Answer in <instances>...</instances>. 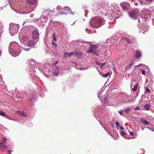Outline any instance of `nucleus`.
Here are the masks:
<instances>
[{
    "label": "nucleus",
    "instance_id": "f257e3e1",
    "mask_svg": "<svg viewBox=\"0 0 154 154\" xmlns=\"http://www.w3.org/2000/svg\"><path fill=\"white\" fill-rule=\"evenodd\" d=\"M91 23L93 25L97 28L100 26L104 23V19L100 17H97L92 18L91 20Z\"/></svg>",
    "mask_w": 154,
    "mask_h": 154
},
{
    "label": "nucleus",
    "instance_id": "f03ea898",
    "mask_svg": "<svg viewBox=\"0 0 154 154\" xmlns=\"http://www.w3.org/2000/svg\"><path fill=\"white\" fill-rule=\"evenodd\" d=\"M18 26L15 24L12 25L10 26L9 32L11 35H14L18 32Z\"/></svg>",
    "mask_w": 154,
    "mask_h": 154
},
{
    "label": "nucleus",
    "instance_id": "7ed1b4c3",
    "mask_svg": "<svg viewBox=\"0 0 154 154\" xmlns=\"http://www.w3.org/2000/svg\"><path fill=\"white\" fill-rule=\"evenodd\" d=\"M89 44L91 46V47L89 50H87V52L94 53L96 51L99 52V51H97V45H93L91 44Z\"/></svg>",
    "mask_w": 154,
    "mask_h": 154
},
{
    "label": "nucleus",
    "instance_id": "20e7f679",
    "mask_svg": "<svg viewBox=\"0 0 154 154\" xmlns=\"http://www.w3.org/2000/svg\"><path fill=\"white\" fill-rule=\"evenodd\" d=\"M129 16L134 19H135L139 15L138 11L137 10L131 11L129 14Z\"/></svg>",
    "mask_w": 154,
    "mask_h": 154
},
{
    "label": "nucleus",
    "instance_id": "39448f33",
    "mask_svg": "<svg viewBox=\"0 0 154 154\" xmlns=\"http://www.w3.org/2000/svg\"><path fill=\"white\" fill-rule=\"evenodd\" d=\"M33 40V39H32L31 38H29L26 46L28 47H31L32 46L35 45L37 42L34 41Z\"/></svg>",
    "mask_w": 154,
    "mask_h": 154
},
{
    "label": "nucleus",
    "instance_id": "423d86ee",
    "mask_svg": "<svg viewBox=\"0 0 154 154\" xmlns=\"http://www.w3.org/2000/svg\"><path fill=\"white\" fill-rule=\"evenodd\" d=\"M29 39V38L28 37L24 35L20 39V41L23 44L26 45Z\"/></svg>",
    "mask_w": 154,
    "mask_h": 154
},
{
    "label": "nucleus",
    "instance_id": "0eeeda50",
    "mask_svg": "<svg viewBox=\"0 0 154 154\" xmlns=\"http://www.w3.org/2000/svg\"><path fill=\"white\" fill-rule=\"evenodd\" d=\"M39 34L38 32L35 30L32 32V37L33 39H36L39 38Z\"/></svg>",
    "mask_w": 154,
    "mask_h": 154
},
{
    "label": "nucleus",
    "instance_id": "6e6552de",
    "mask_svg": "<svg viewBox=\"0 0 154 154\" xmlns=\"http://www.w3.org/2000/svg\"><path fill=\"white\" fill-rule=\"evenodd\" d=\"M69 8L67 7H65L64 8L62 9L61 11L59 14H66L69 12Z\"/></svg>",
    "mask_w": 154,
    "mask_h": 154
},
{
    "label": "nucleus",
    "instance_id": "1a4fd4ad",
    "mask_svg": "<svg viewBox=\"0 0 154 154\" xmlns=\"http://www.w3.org/2000/svg\"><path fill=\"white\" fill-rule=\"evenodd\" d=\"M53 69L54 71L53 72V74L55 75H57L59 73V68L57 66H54Z\"/></svg>",
    "mask_w": 154,
    "mask_h": 154
},
{
    "label": "nucleus",
    "instance_id": "9d476101",
    "mask_svg": "<svg viewBox=\"0 0 154 154\" xmlns=\"http://www.w3.org/2000/svg\"><path fill=\"white\" fill-rule=\"evenodd\" d=\"M16 113L22 116L26 117L27 115V114L23 112H21L18 111L16 112Z\"/></svg>",
    "mask_w": 154,
    "mask_h": 154
},
{
    "label": "nucleus",
    "instance_id": "9b49d317",
    "mask_svg": "<svg viewBox=\"0 0 154 154\" xmlns=\"http://www.w3.org/2000/svg\"><path fill=\"white\" fill-rule=\"evenodd\" d=\"M93 9L94 11L97 10V9H99L100 8L98 4H94L93 5Z\"/></svg>",
    "mask_w": 154,
    "mask_h": 154
},
{
    "label": "nucleus",
    "instance_id": "f8f14e48",
    "mask_svg": "<svg viewBox=\"0 0 154 154\" xmlns=\"http://www.w3.org/2000/svg\"><path fill=\"white\" fill-rule=\"evenodd\" d=\"M141 122L143 123L145 125H149V122L146 120L144 118H142L141 119Z\"/></svg>",
    "mask_w": 154,
    "mask_h": 154
},
{
    "label": "nucleus",
    "instance_id": "ddd939ff",
    "mask_svg": "<svg viewBox=\"0 0 154 154\" xmlns=\"http://www.w3.org/2000/svg\"><path fill=\"white\" fill-rule=\"evenodd\" d=\"M35 0H27L26 2L29 5H33L35 3Z\"/></svg>",
    "mask_w": 154,
    "mask_h": 154
},
{
    "label": "nucleus",
    "instance_id": "4468645a",
    "mask_svg": "<svg viewBox=\"0 0 154 154\" xmlns=\"http://www.w3.org/2000/svg\"><path fill=\"white\" fill-rule=\"evenodd\" d=\"M75 56L78 58H80L82 56V54L80 52H75Z\"/></svg>",
    "mask_w": 154,
    "mask_h": 154
},
{
    "label": "nucleus",
    "instance_id": "2eb2a0df",
    "mask_svg": "<svg viewBox=\"0 0 154 154\" xmlns=\"http://www.w3.org/2000/svg\"><path fill=\"white\" fill-rule=\"evenodd\" d=\"M150 105L149 104H146L144 106V108L146 110H149L150 107Z\"/></svg>",
    "mask_w": 154,
    "mask_h": 154
},
{
    "label": "nucleus",
    "instance_id": "dca6fc26",
    "mask_svg": "<svg viewBox=\"0 0 154 154\" xmlns=\"http://www.w3.org/2000/svg\"><path fill=\"white\" fill-rule=\"evenodd\" d=\"M131 109L129 107H128L126 109H123V111L127 114L129 113L131 111Z\"/></svg>",
    "mask_w": 154,
    "mask_h": 154
},
{
    "label": "nucleus",
    "instance_id": "f3484780",
    "mask_svg": "<svg viewBox=\"0 0 154 154\" xmlns=\"http://www.w3.org/2000/svg\"><path fill=\"white\" fill-rule=\"evenodd\" d=\"M138 85V83H137L134 86V88L132 89V91H136V90L137 88Z\"/></svg>",
    "mask_w": 154,
    "mask_h": 154
},
{
    "label": "nucleus",
    "instance_id": "a211bd4d",
    "mask_svg": "<svg viewBox=\"0 0 154 154\" xmlns=\"http://www.w3.org/2000/svg\"><path fill=\"white\" fill-rule=\"evenodd\" d=\"M136 54V57L137 58H139L141 55V53L139 51H137Z\"/></svg>",
    "mask_w": 154,
    "mask_h": 154
},
{
    "label": "nucleus",
    "instance_id": "6ab92c4d",
    "mask_svg": "<svg viewBox=\"0 0 154 154\" xmlns=\"http://www.w3.org/2000/svg\"><path fill=\"white\" fill-rule=\"evenodd\" d=\"M0 148H4L5 149H7L8 148V146L3 144L0 143Z\"/></svg>",
    "mask_w": 154,
    "mask_h": 154
},
{
    "label": "nucleus",
    "instance_id": "aec40b11",
    "mask_svg": "<svg viewBox=\"0 0 154 154\" xmlns=\"http://www.w3.org/2000/svg\"><path fill=\"white\" fill-rule=\"evenodd\" d=\"M124 39L128 44H130L132 43L131 42V41L127 38H124Z\"/></svg>",
    "mask_w": 154,
    "mask_h": 154
},
{
    "label": "nucleus",
    "instance_id": "412c9836",
    "mask_svg": "<svg viewBox=\"0 0 154 154\" xmlns=\"http://www.w3.org/2000/svg\"><path fill=\"white\" fill-rule=\"evenodd\" d=\"M69 55V57H70L71 56H72L74 54H75V51H73L71 53H69L67 54Z\"/></svg>",
    "mask_w": 154,
    "mask_h": 154
},
{
    "label": "nucleus",
    "instance_id": "4be33fe9",
    "mask_svg": "<svg viewBox=\"0 0 154 154\" xmlns=\"http://www.w3.org/2000/svg\"><path fill=\"white\" fill-rule=\"evenodd\" d=\"M105 64H106V63H99V66H100V68H102L104 66H105Z\"/></svg>",
    "mask_w": 154,
    "mask_h": 154
},
{
    "label": "nucleus",
    "instance_id": "5701e85b",
    "mask_svg": "<svg viewBox=\"0 0 154 154\" xmlns=\"http://www.w3.org/2000/svg\"><path fill=\"white\" fill-rule=\"evenodd\" d=\"M6 138H4L0 142V143L3 144L4 143H5L6 141Z\"/></svg>",
    "mask_w": 154,
    "mask_h": 154
},
{
    "label": "nucleus",
    "instance_id": "b1692460",
    "mask_svg": "<svg viewBox=\"0 0 154 154\" xmlns=\"http://www.w3.org/2000/svg\"><path fill=\"white\" fill-rule=\"evenodd\" d=\"M5 115V112H4L3 111L0 110V115L4 116Z\"/></svg>",
    "mask_w": 154,
    "mask_h": 154
},
{
    "label": "nucleus",
    "instance_id": "393cba45",
    "mask_svg": "<svg viewBox=\"0 0 154 154\" xmlns=\"http://www.w3.org/2000/svg\"><path fill=\"white\" fill-rule=\"evenodd\" d=\"M68 53H67L66 52H65L64 53V57L65 58H67L68 57H69V55H68V54H68Z\"/></svg>",
    "mask_w": 154,
    "mask_h": 154
},
{
    "label": "nucleus",
    "instance_id": "a878e982",
    "mask_svg": "<svg viewBox=\"0 0 154 154\" xmlns=\"http://www.w3.org/2000/svg\"><path fill=\"white\" fill-rule=\"evenodd\" d=\"M109 74V72H107L105 74H104L103 75V76L105 77H107L108 76Z\"/></svg>",
    "mask_w": 154,
    "mask_h": 154
},
{
    "label": "nucleus",
    "instance_id": "bb28decb",
    "mask_svg": "<svg viewBox=\"0 0 154 154\" xmlns=\"http://www.w3.org/2000/svg\"><path fill=\"white\" fill-rule=\"evenodd\" d=\"M53 39L55 42L56 41L57 38L55 37V34L54 33H53Z\"/></svg>",
    "mask_w": 154,
    "mask_h": 154
},
{
    "label": "nucleus",
    "instance_id": "cd10ccee",
    "mask_svg": "<svg viewBox=\"0 0 154 154\" xmlns=\"http://www.w3.org/2000/svg\"><path fill=\"white\" fill-rule=\"evenodd\" d=\"M59 62V61H55V62L54 63H52V65L53 66H55L56 65H57V64H58Z\"/></svg>",
    "mask_w": 154,
    "mask_h": 154
},
{
    "label": "nucleus",
    "instance_id": "c85d7f7f",
    "mask_svg": "<svg viewBox=\"0 0 154 154\" xmlns=\"http://www.w3.org/2000/svg\"><path fill=\"white\" fill-rule=\"evenodd\" d=\"M116 126L117 128L118 127H120L119 123L118 121H116Z\"/></svg>",
    "mask_w": 154,
    "mask_h": 154
},
{
    "label": "nucleus",
    "instance_id": "c756f323",
    "mask_svg": "<svg viewBox=\"0 0 154 154\" xmlns=\"http://www.w3.org/2000/svg\"><path fill=\"white\" fill-rule=\"evenodd\" d=\"M146 93H150V89L148 88H146Z\"/></svg>",
    "mask_w": 154,
    "mask_h": 154
},
{
    "label": "nucleus",
    "instance_id": "7c9ffc66",
    "mask_svg": "<svg viewBox=\"0 0 154 154\" xmlns=\"http://www.w3.org/2000/svg\"><path fill=\"white\" fill-rule=\"evenodd\" d=\"M52 44L55 47H56L57 46V45L56 42H54L53 41H52Z\"/></svg>",
    "mask_w": 154,
    "mask_h": 154
},
{
    "label": "nucleus",
    "instance_id": "2f4dec72",
    "mask_svg": "<svg viewBox=\"0 0 154 154\" xmlns=\"http://www.w3.org/2000/svg\"><path fill=\"white\" fill-rule=\"evenodd\" d=\"M141 71H142V74L143 75H145L146 74H145V71L144 70H143V69H141Z\"/></svg>",
    "mask_w": 154,
    "mask_h": 154
},
{
    "label": "nucleus",
    "instance_id": "473e14b6",
    "mask_svg": "<svg viewBox=\"0 0 154 154\" xmlns=\"http://www.w3.org/2000/svg\"><path fill=\"white\" fill-rule=\"evenodd\" d=\"M121 134L122 136H124L125 134V132L123 131L121 132Z\"/></svg>",
    "mask_w": 154,
    "mask_h": 154
},
{
    "label": "nucleus",
    "instance_id": "72a5a7b5",
    "mask_svg": "<svg viewBox=\"0 0 154 154\" xmlns=\"http://www.w3.org/2000/svg\"><path fill=\"white\" fill-rule=\"evenodd\" d=\"M140 108L138 107H136L135 109H134V110H140Z\"/></svg>",
    "mask_w": 154,
    "mask_h": 154
},
{
    "label": "nucleus",
    "instance_id": "f704fd0d",
    "mask_svg": "<svg viewBox=\"0 0 154 154\" xmlns=\"http://www.w3.org/2000/svg\"><path fill=\"white\" fill-rule=\"evenodd\" d=\"M11 150H8L7 151L8 153L9 154H11Z\"/></svg>",
    "mask_w": 154,
    "mask_h": 154
},
{
    "label": "nucleus",
    "instance_id": "c9c22d12",
    "mask_svg": "<svg viewBox=\"0 0 154 154\" xmlns=\"http://www.w3.org/2000/svg\"><path fill=\"white\" fill-rule=\"evenodd\" d=\"M122 8L124 9H126L127 8V7L125 6H122Z\"/></svg>",
    "mask_w": 154,
    "mask_h": 154
},
{
    "label": "nucleus",
    "instance_id": "e433bc0d",
    "mask_svg": "<svg viewBox=\"0 0 154 154\" xmlns=\"http://www.w3.org/2000/svg\"><path fill=\"white\" fill-rule=\"evenodd\" d=\"M119 112L121 115H122V114L123 111L121 110V111H119Z\"/></svg>",
    "mask_w": 154,
    "mask_h": 154
},
{
    "label": "nucleus",
    "instance_id": "4c0bfd02",
    "mask_svg": "<svg viewBox=\"0 0 154 154\" xmlns=\"http://www.w3.org/2000/svg\"><path fill=\"white\" fill-rule=\"evenodd\" d=\"M130 135L131 136H133L134 135V133L133 132L130 131Z\"/></svg>",
    "mask_w": 154,
    "mask_h": 154
},
{
    "label": "nucleus",
    "instance_id": "58836bf2",
    "mask_svg": "<svg viewBox=\"0 0 154 154\" xmlns=\"http://www.w3.org/2000/svg\"><path fill=\"white\" fill-rule=\"evenodd\" d=\"M121 130H123L124 129L123 127L122 126H120L119 127Z\"/></svg>",
    "mask_w": 154,
    "mask_h": 154
},
{
    "label": "nucleus",
    "instance_id": "ea45409f",
    "mask_svg": "<svg viewBox=\"0 0 154 154\" xmlns=\"http://www.w3.org/2000/svg\"><path fill=\"white\" fill-rule=\"evenodd\" d=\"M30 49V48H29V49H28V48H24V50H25V51H29Z\"/></svg>",
    "mask_w": 154,
    "mask_h": 154
},
{
    "label": "nucleus",
    "instance_id": "a19ab883",
    "mask_svg": "<svg viewBox=\"0 0 154 154\" xmlns=\"http://www.w3.org/2000/svg\"><path fill=\"white\" fill-rule=\"evenodd\" d=\"M141 65H142L141 64H140L139 65H138V66H136H136H141Z\"/></svg>",
    "mask_w": 154,
    "mask_h": 154
},
{
    "label": "nucleus",
    "instance_id": "79ce46f5",
    "mask_svg": "<svg viewBox=\"0 0 154 154\" xmlns=\"http://www.w3.org/2000/svg\"><path fill=\"white\" fill-rule=\"evenodd\" d=\"M99 63H99V62H97L96 64L98 65H99Z\"/></svg>",
    "mask_w": 154,
    "mask_h": 154
},
{
    "label": "nucleus",
    "instance_id": "37998d69",
    "mask_svg": "<svg viewBox=\"0 0 154 154\" xmlns=\"http://www.w3.org/2000/svg\"><path fill=\"white\" fill-rule=\"evenodd\" d=\"M1 53H2V51H1L0 50V56L1 55Z\"/></svg>",
    "mask_w": 154,
    "mask_h": 154
},
{
    "label": "nucleus",
    "instance_id": "c03bdc74",
    "mask_svg": "<svg viewBox=\"0 0 154 154\" xmlns=\"http://www.w3.org/2000/svg\"><path fill=\"white\" fill-rule=\"evenodd\" d=\"M146 0V1H148V2H150V1H152V0Z\"/></svg>",
    "mask_w": 154,
    "mask_h": 154
},
{
    "label": "nucleus",
    "instance_id": "a18cd8bd",
    "mask_svg": "<svg viewBox=\"0 0 154 154\" xmlns=\"http://www.w3.org/2000/svg\"><path fill=\"white\" fill-rule=\"evenodd\" d=\"M51 13H53V11H51V12H50L49 13V14H51Z\"/></svg>",
    "mask_w": 154,
    "mask_h": 154
},
{
    "label": "nucleus",
    "instance_id": "49530a36",
    "mask_svg": "<svg viewBox=\"0 0 154 154\" xmlns=\"http://www.w3.org/2000/svg\"><path fill=\"white\" fill-rule=\"evenodd\" d=\"M25 23V22H23V25H24V23Z\"/></svg>",
    "mask_w": 154,
    "mask_h": 154
},
{
    "label": "nucleus",
    "instance_id": "de8ad7c7",
    "mask_svg": "<svg viewBox=\"0 0 154 154\" xmlns=\"http://www.w3.org/2000/svg\"><path fill=\"white\" fill-rule=\"evenodd\" d=\"M138 21H139V22H140V20H139H139H138Z\"/></svg>",
    "mask_w": 154,
    "mask_h": 154
},
{
    "label": "nucleus",
    "instance_id": "09e8293b",
    "mask_svg": "<svg viewBox=\"0 0 154 154\" xmlns=\"http://www.w3.org/2000/svg\"><path fill=\"white\" fill-rule=\"evenodd\" d=\"M18 98H21V97H18Z\"/></svg>",
    "mask_w": 154,
    "mask_h": 154
},
{
    "label": "nucleus",
    "instance_id": "8fccbe9b",
    "mask_svg": "<svg viewBox=\"0 0 154 154\" xmlns=\"http://www.w3.org/2000/svg\"><path fill=\"white\" fill-rule=\"evenodd\" d=\"M75 22H74V23H73V24L75 23Z\"/></svg>",
    "mask_w": 154,
    "mask_h": 154
},
{
    "label": "nucleus",
    "instance_id": "3c124183",
    "mask_svg": "<svg viewBox=\"0 0 154 154\" xmlns=\"http://www.w3.org/2000/svg\"><path fill=\"white\" fill-rule=\"evenodd\" d=\"M113 67H114V69H115V67H114V66H113Z\"/></svg>",
    "mask_w": 154,
    "mask_h": 154
}]
</instances>
